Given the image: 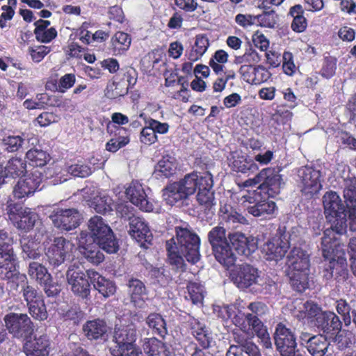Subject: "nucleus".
Returning a JSON list of instances; mask_svg holds the SVG:
<instances>
[{
    "label": "nucleus",
    "mask_w": 356,
    "mask_h": 356,
    "mask_svg": "<svg viewBox=\"0 0 356 356\" xmlns=\"http://www.w3.org/2000/svg\"><path fill=\"white\" fill-rule=\"evenodd\" d=\"M284 185L281 175L267 177L256 189L241 190V204L254 217L270 218L277 210L276 203L270 198L278 195Z\"/></svg>",
    "instance_id": "nucleus-1"
},
{
    "label": "nucleus",
    "mask_w": 356,
    "mask_h": 356,
    "mask_svg": "<svg viewBox=\"0 0 356 356\" xmlns=\"http://www.w3.org/2000/svg\"><path fill=\"white\" fill-rule=\"evenodd\" d=\"M175 234L177 243L173 238L166 241L168 260L177 268L184 269L183 257L193 264L200 260V238L193 231L180 226L175 227Z\"/></svg>",
    "instance_id": "nucleus-2"
},
{
    "label": "nucleus",
    "mask_w": 356,
    "mask_h": 356,
    "mask_svg": "<svg viewBox=\"0 0 356 356\" xmlns=\"http://www.w3.org/2000/svg\"><path fill=\"white\" fill-rule=\"evenodd\" d=\"M330 223V228L324 231L321 238V250L324 258H330L334 253L341 252L344 254L343 249L335 236V234L342 235L347 232V219L346 213L334 215V217L326 218Z\"/></svg>",
    "instance_id": "nucleus-3"
},
{
    "label": "nucleus",
    "mask_w": 356,
    "mask_h": 356,
    "mask_svg": "<svg viewBox=\"0 0 356 356\" xmlns=\"http://www.w3.org/2000/svg\"><path fill=\"white\" fill-rule=\"evenodd\" d=\"M88 229L92 241L96 243L107 253H115L119 250L117 238L111 228L105 222L102 217L95 216L88 221Z\"/></svg>",
    "instance_id": "nucleus-4"
},
{
    "label": "nucleus",
    "mask_w": 356,
    "mask_h": 356,
    "mask_svg": "<svg viewBox=\"0 0 356 356\" xmlns=\"http://www.w3.org/2000/svg\"><path fill=\"white\" fill-rule=\"evenodd\" d=\"M88 229L92 241L96 243L107 253H115L119 250L117 238L111 228L105 222L102 217L95 216L88 221Z\"/></svg>",
    "instance_id": "nucleus-5"
},
{
    "label": "nucleus",
    "mask_w": 356,
    "mask_h": 356,
    "mask_svg": "<svg viewBox=\"0 0 356 356\" xmlns=\"http://www.w3.org/2000/svg\"><path fill=\"white\" fill-rule=\"evenodd\" d=\"M88 229L92 241L96 243L107 253H115L119 250L117 238L111 228L105 222L102 217L95 216L88 221Z\"/></svg>",
    "instance_id": "nucleus-6"
},
{
    "label": "nucleus",
    "mask_w": 356,
    "mask_h": 356,
    "mask_svg": "<svg viewBox=\"0 0 356 356\" xmlns=\"http://www.w3.org/2000/svg\"><path fill=\"white\" fill-rule=\"evenodd\" d=\"M289 250V234L286 226H280L275 235L268 239L262 247V253L268 261L282 260Z\"/></svg>",
    "instance_id": "nucleus-7"
},
{
    "label": "nucleus",
    "mask_w": 356,
    "mask_h": 356,
    "mask_svg": "<svg viewBox=\"0 0 356 356\" xmlns=\"http://www.w3.org/2000/svg\"><path fill=\"white\" fill-rule=\"evenodd\" d=\"M3 321L14 338L28 339L34 332V324L27 314L9 312L4 316Z\"/></svg>",
    "instance_id": "nucleus-8"
},
{
    "label": "nucleus",
    "mask_w": 356,
    "mask_h": 356,
    "mask_svg": "<svg viewBox=\"0 0 356 356\" xmlns=\"http://www.w3.org/2000/svg\"><path fill=\"white\" fill-rule=\"evenodd\" d=\"M6 213L14 226L25 232L31 230L38 220L37 213L29 208H24L16 203L7 205Z\"/></svg>",
    "instance_id": "nucleus-9"
},
{
    "label": "nucleus",
    "mask_w": 356,
    "mask_h": 356,
    "mask_svg": "<svg viewBox=\"0 0 356 356\" xmlns=\"http://www.w3.org/2000/svg\"><path fill=\"white\" fill-rule=\"evenodd\" d=\"M89 271H93V269H88L86 271L79 268L69 269L66 274L72 292L75 296L86 300L91 298L92 283L90 280Z\"/></svg>",
    "instance_id": "nucleus-10"
},
{
    "label": "nucleus",
    "mask_w": 356,
    "mask_h": 356,
    "mask_svg": "<svg viewBox=\"0 0 356 356\" xmlns=\"http://www.w3.org/2000/svg\"><path fill=\"white\" fill-rule=\"evenodd\" d=\"M46 158L32 157L30 159L29 165L33 168H42L47 165L44 170V173L47 177H55L58 179L60 181H62V179L66 181L67 178L65 177L68 174V166L66 165L65 160L63 157L56 160L53 159V157H49L47 161Z\"/></svg>",
    "instance_id": "nucleus-11"
},
{
    "label": "nucleus",
    "mask_w": 356,
    "mask_h": 356,
    "mask_svg": "<svg viewBox=\"0 0 356 356\" xmlns=\"http://www.w3.org/2000/svg\"><path fill=\"white\" fill-rule=\"evenodd\" d=\"M72 244L63 236L55 237L45 247V257L50 266L56 268L64 263Z\"/></svg>",
    "instance_id": "nucleus-12"
},
{
    "label": "nucleus",
    "mask_w": 356,
    "mask_h": 356,
    "mask_svg": "<svg viewBox=\"0 0 356 356\" xmlns=\"http://www.w3.org/2000/svg\"><path fill=\"white\" fill-rule=\"evenodd\" d=\"M299 187L305 195H312L317 193L321 188L320 170L309 166H303L297 171Z\"/></svg>",
    "instance_id": "nucleus-13"
},
{
    "label": "nucleus",
    "mask_w": 356,
    "mask_h": 356,
    "mask_svg": "<svg viewBox=\"0 0 356 356\" xmlns=\"http://www.w3.org/2000/svg\"><path fill=\"white\" fill-rule=\"evenodd\" d=\"M42 179V173L38 170H34L26 175L15 185L13 190L14 197L17 199H22L33 195L35 191L41 189L40 186Z\"/></svg>",
    "instance_id": "nucleus-14"
},
{
    "label": "nucleus",
    "mask_w": 356,
    "mask_h": 356,
    "mask_svg": "<svg viewBox=\"0 0 356 356\" xmlns=\"http://www.w3.org/2000/svg\"><path fill=\"white\" fill-rule=\"evenodd\" d=\"M13 244L9 242L0 243V277L2 280L12 279L18 273Z\"/></svg>",
    "instance_id": "nucleus-15"
},
{
    "label": "nucleus",
    "mask_w": 356,
    "mask_h": 356,
    "mask_svg": "<svg viewBox=\"0 0 356 356\" xmlns=\"http://www.w3.org/2000/svg\"><path fill=\"white\" fill-rule=\"evenodd\" d=\"M129 233L143 248L147 249L152 244L153 234L148 224L140 217L130 218Z\"/></svg>",
    "instance_id": "nucleus-16"
},
{
    "label": "nucleus",
    "mask_w": 356,
    "mask_h": 356,
    "mask_svg": "<svg viewBox=\"0 0 356 356\" xmlns=\"http://www.w3.org/2000/svg\"><path fill=\"white\" fill-rule=\"evenodd\" d=\"M126 197L140 210L150 212L154 210V204L149 200L145 191L138 181H132L125 191Z\"/></svg>",
    "instance_id": "nucleus-17"
},
{
    "label": "nucleus",
    "mask_w": 356,
    "mask_h": 356,
    "mask_svg": "<svg viewBox=\"0 0 356 356\" xmlns=\"http://www.w3.org/2000/svg\"><path fill=\"white\" fill-rule=\"evenodd\" d=\"M258 277L257 269L247 264L239 265L231 273L232 280L241 289H248L255 284Z\"/></svg>",
    "instance_id": "nucleus-18"
},
{
    "label": "nucleus",
    "mask_w": 356,
    "mask_h": 356,
    "mask_svg": "<svg viewBox=\"0 0 356 356\" xmlns=\"http://www.w3.org/2000/svg\"><path fill=\"white\" fill-rule=\"evenodd\" d=\"M55 227L63 231H70L80 224V215L76 209H58L51 216Z\"/></svg>",
    "instance_id": "nucleus-19"
},
{
    "label": "nucleus",
    "mask_w": 356,
    "mask_h": 356,
    "mask_svg": "<svg viewBox=\"0 0 356 356\" xmlns=\"http://www.w3.org/2000/svg\"><path fill=\"white\" fill-rule=\"evenodd\" d=\"M32 157H11L4 165V161L0 157V186L7 177H18L26 172L27 163Z\"/></svg>",
    "instance_id": "nucleus-20"
},
{
    "label": "nucleus",
    "mask_w": 356,
    "mask_h": 356,
    "mask_svg": "<svg viewBox=\"0 0 356 356\" xmlns=\"http://www.w3.org/2000/svg\"><path fill=\"white\" fill-rule=\"evenodd\" d=\"M188 327L191 335L195 339L202 349H208L213 342V334L206 324L197 318H190Z\"/></svg>",
    "instance_id": "nucleus-21"
},
{
    "label": "nucleus",
    "mask_w": 356,
    "mask_h": 356,
    "mask_svg": "<svg viewBox=\"0 0 356 356\" xmlns=\"http://www.w3.org/2000/svg\"><path fill=\"white\" fill-rule=\"evenodd\" d=\"M315 325L319 331L334 336L341 331L342 323L339 316L332 312H321L316 316Z\"/></svg>",
    "instance_id": "nucleus-22"
},
{
    "label": "nucleus",
    "mask_w": 356,
    "mask_h": 356,
    "mask_svg": "<svg viewBox=\"0 0 356 356\" xmlns=\"http://www.w3.org/2000/svg\"><path fill=\"white\" fill-rule=\"evenodd\" d=\"M23 349L26 356H49L51 350L49 337L47 334H42L26 339Z\"/></svg>",
    "instance_id": "nucleus-23"
},
{
    "label": "nucleus",
    "mask_w": 356,
    "mask_h": 356,
    "mask_svg": "<svg viewBox=\"0 0 356 356\" xmlns=\"http://www.w3.org/2000/svg\"><path fill=\"white\" fill-rule=\"evenodd\" d=\"M228 239L238 254L248 257L257 249V243L254 238L247 237L241 232L229 233Z\"/></svg>",
    "instance_id": "nucleus-24"
},
{
    "label": "nucleus",
    "mask_w": 356,
    "mask_h": 356,
    "mask_svg": "<svg viewBox=\"0 0 356 356\" xmlns=\"http://www.w3.org/2000/svg\"><path fill=\"white\" fill-rule=\"evenodd\" d=\"M114 341L116 346L114 348H125L136 346L137 330L132 324L115 329Z\"/></svg>",
    "instance_id": "nucleus-25"
},
{
    "label": "nucleus",
    "mask_w": 356,
    "mask_h": 356,
    "mask_svg": "<svg viewBox=\"0 0 356 356\" xmlns=\"http://www.w3.org/2000/svg\"><path fill=\"white\" fill-rule=\"evenodd\" d=\"M314 284V277L310 272V269L305 270H292L291 275V286L298 293H302L306 289H310Z\"/></svg>",
    "instance_id": "nucleus-26"
},
{
    "label": "nucleus",
    "mask_w": 356,
    "mask_h": 356,
    "mask_svg": "<svg viewBox=\"0 0 356 356\" xmlns=\"http://www.w3.org/2000/svg\"><path fill=\"white\" fill-rule=\"evenodd\" d=\"M211 177V174L209 172L204 173L193 172L186 174L183 179L179 180V182L188 197H189L193 195L200 188L203 187L204 180H207L206 178Z\"/></svg>",
    "instance_id": "nucleus-27"
},
{
    "label": "nucleus",
    "mask_w": 356,
    "mask_h": 356,
    "mask_svg": "<svg viewBox=\"0 0 356 356\" xmlns=\"http://www.w3.org/2000/svg\"><path fill=\"white\" fill-rule=\"evenodd\" d=\"M89 276L94 289L104 298H108L115 293L116 286L113 281L106 278L95 270L89 271Z\"/></svg>",
    "instance_id": "nucleus-28"
},
{
    "label": "nucleus",
    "mask_w": 356,
    "mask_h": 356,
    "mask_svg": "<svg viewBox=\"0 0 356 356\" xmlns=\"http://www.w3.org/2000/svg\"><path fill=\"white\" fill-rule=\"evenodd\" d=\"M107 331L106 321L99 318L87 321L83 326V332L89 340L104 339Z\"/></svg>",
    "instance_id": "nucleus-29"
},
{
    "label": "nucleus",
    "mask_w": 356,
    "mask_h": 356,
    "mask_svg": "<svg viewBox=\"0 0 356 356\" xmlns=\"http://www.w3.org/2000/svg\"><path fill=\"white\" fill-rule=\"evenodd\" d=\"M323 202L326 218L334 217V215L346 211V207L336 192H327L323 196Z\"/></svg>",
    "instance_id": "nucleus-30"
},
{
    "label": "nucleus",
    "mask_w": 356,
    "mask_h": 356,
    "mask_svg": "<svg viewBox=\"0 0 356 356\" xmlns=\"http://www.w3.org/2000/svg\"><path fill=\"white\" fill-rule=\"evenodd\" d=\"M163 197L166 204L171 206L188 198L179 181L168 184L163 189Z\"/></svg>",
    "instance_id": "nucleus-31"
},
{
    "label": "nucleus",
    "mask_w": 356,
    "mask_h": 356,
    "mask_svg": "<svg viewBox=\"0 0 356 356\" xmlns=\"http://www.w3.org/2000/svg\"><path fill=\"white\" fill-rule=\"evenodd\" d=\"M204 180L203 187L200 188L196 199L198 204L204 210H210L215 205L214 191L212 190L213 181V177L206 178Z\"/></svg>",
    "instance_id": "nucleus-32"
},
{
    "label": "nucleus",
    "mask_w": 356,
    "mask_h": 356,
    "mask_svg": "<svg viewBox=\"0 0 356 356\" xmlns=\"http://www.w3.org/2000/svg\"><path fill=\"white\" fill-rule=\"evenodd\" d=\"M274 339L277 350L281 356H289V329L283 323L277 324Z\"/></svg>",
    "instance_id": "nucleus-33"
},
{
    "label": "nucleus",
    "mask_w": 356,
    "mask_h": 356,
    "mask_svg": "<svg viewBox=\"0 0 356 356\" xmlns=\"http://www.w3.org/2000/svg\"><path fill=\"white\" fill-rule=\"evenodd\" d=\"M131 35L127 33L118 31L111 39L110 49L115 56L124 54L130 47Z\"/></svg>",
    "instance_id": "nucleus-34"
},
{
    "label": "nucleus",
    "mask_w": 356,
    "mask_h": 356,
    "mask_svg": "<svg viewBox=\"0 0 356 356\" xmlns=\"http://www.w3.org/2000/svg\"><path fill=\"white\" fill-rule=\"evenodd\" d=\"M142 346L148 356H170L168 346L155 337L145 338Z\"/></svg>",
    "instance_id": "nucleus-35"
},
{
    "label": "nucleus",
    "mask_w": 356,
    "mask_h": 356,
    "mask_svg": "<svg viewBox=\"0 0 356 356\" xmlns=\"http://www.w3.org/2000/svg\"><path fill=\"white\" fill-rule=\"evenodd\" d=\"M232 170L243 174L254 173L259 169L257 163L252 157H228Z\"/></svg>",
    "instance_id": "nucleus-36"
},
{
    "label": "nucleus",
    "mask_w": 356,
    "mask_h": 356,
    "mask_svg": "<svg viewBox=\"0 0 356 356\" xmlns=\"http://www.w3.org/2000/svg\"><path fill=\"white\" fill-rule=\"evenodd\" d=\"M212 251L216 259L220 264L227 267L234 265L236 257L227 241L213 248Z\"/></svg>",
    "instance_id": "nucleus-37"
},
{
    "label": "nucleus",
    "mask_w": 356,
    "mask_h": 356,
    "mask_svg": "<svg viewBox=\"0 0 356 356\" xmlns=\"http://www.w3.org/2000/svg\"><path fill=\"white\" fill-rule=\"evenodd\" d=\"M145 322L153 334L158 335L162 339L165 338L168 334L166 321L160 314L155 312L149 314Z\"/></svg>",
    "instance_id": "nucleus-38"
},
{
    "label": "nucleus",
    "mask_w": 356,
    "mask_h": 356,
    "mask_svg": "<svg viewBox=\"0 0 356 356\" xmlns=\"http://www.w3.org/2000/svg\"><path fill=\"white\" fill-rule=\"evenodd\" d=\"M209 46V39L205 35H197L194 44L190 51L186 54L188 59L192 62L198 60L205 54Z\"/></svg>",
    "instance_id": "nucleus-39"
},
{
    "label": "nucleus",
    "mask_w": 356,
    "mask_h": 356,
    "mask_svg": "<svg viewBox=\"0 0 356 356\" xmlns=\"http://www.w3.org/2000/svg\"><path fill=\"white\" fill-rule=\"evenodd\" d=\"M291 267L292 270L310 269L309 255L301 248H294L291 251Z\"/></svg>",
    "instance_id": "nucleus-40"
},
{
    "label": "nucleus",
    "mask_w": 356,
    "mask_h": 356,
    "mask_svg": "<svg viewBox=\"0 0 356 356\" xmlns=\"http://www.w3.org/2000/svg\"><path fill=\"white\" fill-rule=\"evenodd\" d=\"M128 287L131 302L135 305H138L141 301L144 302V296L147 295V289L145 284L141 280L136 278L130 279Z\"/></svg>",
    "instance_id": "nucleus-41"
},
{
    "label": "nucleus",
    "mask_w": 356,
    "mask_h": 356,
    "mask_svg": "<svg viewBox=\"0 0 356 356\" xmlns=\"http://www.w3.org/2000/svg\"><path fill=\"white\" fill-rule=\"evenodd\" d=\"M329 346L325 337L323 335L314 336L307 341V348L313 356H324Z\"/></svg>",
    "instance_id": "nucleus-42"
},
{
    "label": "nucleus",
    "mask_w": 356,
    "mask_h": 356,
    "mask_svg": "<svg viewBox=\"0 0 356 356\" xmlns=\"http://www.w3.org/2000/svg\"><path fill=\"white\" fill-rule=\"evenodd\" d=\"M129 90L126 81H119L114 76L105 89V96L110 99H115L127 95Z\"/></svg>",
    "instance_id": "nucleus-43"
},
{
    "label": "nucleus",
    "mask_w": 356,
    "mask_h": 356,
    "mask_svg": "<svg viewBox=\"0 0 356 356\" xmlns=\"http://www.w3.org/2000/svg\"><path fill=\"white\" fill-rule=\"evenodd\" d=\"M81 243V252L88 261L97 265L104 261V255L99 250L101 248L96 243Z\"/></svg>",
    "instance_id": "nucleus-44"
},
{
    "label": "nucleus",
    "mask_w": 356,
    "mask_h": 356,
    "mask_svg": "<svg viewBox=\"0 0 356 356\" xmlns=\"http://www.w3.org/2000/svg\"><path fill=\"white\" fill-rule=\"evenodd\" d=\"M287 55H289L288 51H284L283 54L275 50L266 52L267 62L271 67H277L282 63L284 72L289 75V60H287Z\"/></svg>",
    "instance_id": "nucleus-45"
},
{
    "label": "nucleus",
    "mask_w": 356,
    "mask_h": 356,
    "mask_svg": "<svg viewBox=\"0 0 356 356\" xmlns=\"http://www.w3.org/2000/svg\"><path fill=\"white\" fill-rule=\"evenodd\" d=\"M303 14L302 6L296 5L291 8V16L293 18L291 28L296 33L305 31L307 26V21Z\"/></svg>",
    "instance_id": "nucleus-46"
},
{
    "label": "nucleus",
    "mask_w": 356,
    "mask_h": 356,
    "mask_svg": "<svg viewBox=\"0 0 356 356\" xmlns=\"http://www.w3.org/2000/svg\"><path fill=\"white\" fill-rule=\"evenodd\" d=\"M178 169L176 157H163L155 166L156 172H159L165 177L174 175Z\"/></svg>",
    "instance_id": "nucleus-47"
},
{
    "label": "nucleus",
    "mask_w": 356,
    "mask_h": 356,
    "mask_svg": "<svg viewBox=\"0 0 356 356\" xmlns=\"http://www.w3.org/2000/svg\"><path fill=\"white\" fill-rule=\"evenodd\" d=\"M28 274L31 279L35 280L39 284L51 275L48 272L47 268L38 261L29 263Z\"/></svg>",
    "instance_id": "nucleus-48"
},
{
    "label": "nucleus",
    "mask_w": 356,
    "mask_h": 356,
    "mask_svg": "<svg viewBox=\"0 0 356 356\" xmlns=\"http://www.w3.org/2000/svg\"><path fill=\"white\" fill-rule=\"evenodd\" d=\"M226 356H261V355L255 344H248L246 348L245 346H229Z\"/></svg>",
    "instance_id": "nucleus-49"
},
{
    "label": "nucleus",
    "mask_w": 356,
    "mask_h": 356,
    "mask_svg": "<svg viewBox=\"0 0 356 356\" xmlns=\"http://www.w3.org/2000/svg\"><path fill=\"white\" fill-rule=\"evenodd\" d=\"M220 213L222 220L228 224H245L247 222L246 218L242 214L233 209L232 207H229V209L227 208V206L221 208Z\"/></svg>",
    "instance_id": "nucleus-50"
},
{
    "label": "nucleus",
    "mask_w": 356,
    "mask_h": 356,
    "mask_svg": "<svg viewBox=\"0 0 356 356\" xmlns=\"http://www.w3.org/2000/svg\"><path fill=\"white\" fill-rule=\"evenodd\" d=\"M341 252H337L335 251L330 258H325L330 260V264L328 268H325L324 272V277L326 280H330L334 276V272L337 273L339 268H341L342 266L339 265V263L343 264L345 259H343Z\"/></svg>",
    "instance_id": "nucleus-51"
},
{
    "label": "nucleus",
    "mask_w": 356,
    "mask_h": 356,
    "mask_svg": "<svg viewBox=\"0 0 356 356\" xmlns=\"http://www.w3.org/2000/svg\"><path fill=\"white\" fill-rule=\"evenodd\" d=\"M186 289L188 296L193 304L202 303L204 299V288L199 282L190 281L188 282Z\"/></svg>",
    "instance_id": "nucleus-52"
},
{
    "label": "nucleus",
    "mask_w": 356,
    "mask_h": 356,
    "mask_svg": "<svg viewBox=\"0 0 356 356\" xmlns=\"http://www.w3.org/2000/svg\"><path fill=\"white\" fill-rule=\"evenodd\" d=\"M35 97L40 109H44L47 107H60L62 105V100L56 95L44 92L38 94Z\"/></svg>",
    "instance_id": "nucleus-53"
},
{
    "label": "nucleus",
    "mask_w": 356,
    "mask_h": 356,
    "mask_svg": "<svg viewBox=\"0 0 356 356\" xmlns=\"http://www.w3.org/2000/svg\"><path fill=\"white\" fill-rule=\"evenodd\" d=\"M209 243L211 248L227 242L226 230L223 227L216 226L213 227L207 235Z\"/></svg>",
    "instance_id": "nucleus-54"
},
{
    "label": "nucleus",
    "mask_w": 356,
    "mask_h": 356,
    "mask_svg": "<svg viewBox=\"0 0 356 356\" xmlns=\"http://www.w3.org/2000/svg\"><path fill=\"white\" fill-rule=\"evenodd\" d=\"M21 245L23 252L29 259H37L40 256V243L33 238H24L21 241Z\"/></svg>",
    "instance_id": "nucleus-55"
},
{
    "label": "nucleus",
    "mask_w": 356,
    "mask_h": 356,
    "mask_svg": "<svg viewBox=\"0 0 356 356\" xmlns=\"http://www.w3.org/2000/svg\"><path fill=\"white\" fill-rule=\"evenodd\" d=\"M31 316L35 320L44 321L48 317L44 299L27 306Z\"/></svg>",
    "instance_id": "nucleus-56"
},
{
    "label": "nucleus",
    "mask_w": 356,
    "mask_h": 356,
    "mask_svg": "<svg viewBox=\"0 0 356 356\" xmlns=\"http://www.w3.org/2000/svg\"><path fill=\"white\" fill-rule=\"evenodd\" d=\"M115 77L119 81H126V85L130 89H132L137 82V72L130 67L122 68Z\"/></svg>",
    "instance_id": "nucleus-57"
},
{
    "label": "nucleus",
    "mask_w": 356,
    "mask_h": 356,
    "mask_svg": "<svg viewBox=\"0 0 356 356\" xmlns=\"http://www.w3.org/2000/svg\"><path fill=\"white\" fill-rule=\"evenodd\" d=\"M22 293L27 306L44 299L42 293L38 292L33 286L29 284L28 282L22 286Z\"/></svg>",
    "instance_id": "nucleus-58"
},
{
    "label": "nucleus",
    "mask_w": 356,
    "mask_h": 356,
    "mask_svg": "<svg viewBox=\"0 0 356 356\" xmlns=\"http://www.w3.org/2000/svg\"><path fill=\"white\" fill-rule=\"evenodd\" d=\"M334 342L337 343L339 348H348L355 343V338L353 333L346 330H341L334 335Z\"/></svg>",
    "instance_id": "nucleus-59"
},
{
    "label": "nucleus",
    "mask_w": 356,
    "mask_h": 356,
    "mask_svg": "<svg viewBox=\"0 0 356 356\" xmlns=\"http://www.w3.org/2000/svg\"><path fill=\"white\" fill-rule=\"evenodd\" d=\"M243 316H244L248 325L252 327V331L254 332L258 337H261L265 335L266 329L262 321L259 318V316H253V314H243Z\"/></svg>",
    "instance_id": "nucleus-60"
},
{
    "label": "nucleus",
    "mask_w": 356,
    "mask_h": 356,
    "mask_svg": "<svg viewBox=\"0 0 356 356\" xmlns=\"http://www.w3.org/2000/svg\"><path fill=\"white\" fill-rule=\"evenodd\" d=\"M336 309L337 312L342 316L344 325L348 326L353 320V315H350L352 308L350 305L345 300H339L336 302Z\"/></svg>",
    "instance_id": "nucleus-61"
},
{
    "label": "nucleus",
    "mask_w": 356,
    "mask_h": 356,
    "mask_svg": "<svg viewBox=\"0 0 356 356\" xmlns=\"http://www.w3.org/2000/svg\"><path fill=\"white\" fill-rule=\"evenodd\" d=\"M145 124L140 131V140L142 143L150 145L157 141L158 138L147 120L145 121Z\"/></svg>",
    "instance_id": "nucleus-62"
},
{
    "label": "nucleus",
    "mask_w": 356,
    "mask_h": 356,
    "mask_svg": "<svg viewBox=\"0 0 356 356\" xmlns=\"http://www.w3.org/2000/svg\"><path fill=\"white\" fill-rule=\"evenodd\" d=\"M275 12L264 11L262 14L255 16V23L264 27L273 28L275 24Z\"/></svg>",
    "instance_id": "nucleus-63"
},
{
    "label": "nucleus",
    "mask_w": 356,
    "mask_h": 356,
    "mask_svg": "<svg viewBox=\"0 0 356 356\" xmlns=\"http://www.w3.org/2000/svg\"><path fill=\"white\" fill-rule=\"evenodd\" d=\"M343 197L349 211L356 210V187L355 186L346 187L343 191Z\"/></svg>",
    "instance_id": "nucleus-64"
}]
</instances>
